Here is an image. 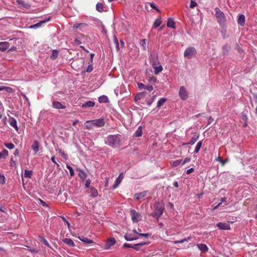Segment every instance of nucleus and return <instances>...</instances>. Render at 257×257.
<instances>
[{
    "label": "nucleus",
    "mask_w": 257,
    "mask_h": 257,
    "mask_svg": "<svg viewBox=\"0 0 257 257\" xmlns=\"http://www.w3.org/2000/svg\"><path fill=\"white\" fill-rule=\"evenodd\" d=\"M120 142L121 135L119 134L108 135L104 140V143L106 145L114 148L119 147Z\"/></svg>",
    "instance_id": "nucleus-1"
},
{
    "label": "nucleus",
    "mask_w": 257,
    "mask_h": 257,
    "mask_svg": "<svg viewBox=\"0 0 257 257\" xmlns=\"http://www.w3.org/2000/svg\"><path fill=\"white\" fill-rule=\"evenodd\" d=\"M164 210V205H161L159 203H157L155 205L154 212L152 213V216L157 219H159L163 214Z\"/></svg>",
    "instance_id": "nucleus-2"
},
{
    "label": "nucleus",
    "mask_w": 257,
    "mask_h": 257,
    "mask_svg": "<svg viewBox=\"0 0 257 257\" xmlns=\"http://www.w3.org/2000/svg\"><path fill=\"white\" fill-rule=\"evenodd\" d=\"M215 17L220 25H224L226 22V17L224 13L218 8H215Z\"/></svg>",
    "instance_id": "nucleus-3"
},
{
    "label": "nucleus",
    "mask_w": 257,
    "mask_h": 257,
    "mask_svg": "<svg viewBox=\"0 0 257 257\" xmlns=\"http://www.w3.org/2000/svg\"><path fill=\"white\" fill-rule=\"evenodd\" d=\"M196 53L197 52L194 47H189L184 51V56L188 59H191L195 56Z\"/></svg>",
    "instance_id": "nucleus-4"
},
{
    "label": "nucleus",
    "mask_w": 257,
    "mask_h": 257,
    "mask_svg": "<svg viewBox=\"0 0 257 257\" xmlns=\"http://www.w3.org/2000/svg\"><path fill=\"white\" fill-rule=\"evenodd\" d=\"M86 122L87 123H91L93 125L98 127H102L105 125L104 119L102 118L91 120H87Z\"/></svg>",
    "instance_id": "nucleus-5"
},
{
    "label": "nucleus",
    "mask_w": 257,
    "mask_h": 257,
    "mask_svg": "<svg viewBox=\"0 0 257 257\" xmlns=\"http://www.w3.org/2000/svg\"><path fill=\"white\" fill-rule=\"evenodd\" d=\"M179 95L183 100H185L188 98V92L184 86H182L180 87L179 91Z\"/></svg>",
    "instance_id": "nucleus-6"
},
{
    "label": "nucleus",
    "mask_w": 257,
    "mask_h": 257,
    "mask_svg": "<svg viewBox=\"0 0 257 257\" xmlns=\"http://www.w3.org/2000/svg\"><path fill=\"white\" fill-rule=\"evenodd\" d=\"M130 214L133 222H138L140 220L141 214L139 212H136L134 209H131Z\"/></svg>",
    "instance_id": "nucleus-7"
},
{
    "label": "nucleus",
    "mask_w": 257,
    "mask_h": 257,
    "mask_svg": "<svg viewBox=\"0 0 257 257\" xmlns=\"http://www.w3.org/2000/svg\"><path fill=\"white\" fill-rule=\"evenodd\" d=\"M114 93L116 96L119 94H123L124 93H127L126 88L124 85H121L120 86L117 87L114 89Z\"/></svg>",
    "instance_id": "nucleus-8"
},
{
    "label": "nucleus",
    "mask_w": 257,
    "mask_h": 257,
    "mask_svg": "<svg viewBox=\"0 0 257 257\" xmlns=\"http://www.w3.org/2000/svg\"><path fill=\"white\" fill-rule=\"evenodd\" d=\"M216 226L220 229L229 230L230 229V225L228 223L220 222L217 223Z\"/></svg>",
    "instance_id": "nucleus-9"
},
{
    "label": "nucleus",
    "mask_w": 257,
    "mask_h": 257,
    "mask_svg": "<svg viewBox=\"0 0 257 257\" xmlns=\"http://www.w3.org/2000/svg\"><path fill=\"white\" fill-rule=\"evenodd\" d=\"M51 19V17H48L47 19H46L45 20H43V21H41L40 22L33 25H32L30 27V29H37V28H38L42 26V25L44 24V23H46V22L49 21Z\"/></svg>",
    "instance_id": "nucleus-10"
},
{
    "label": "nucleus",
    "mask_w": 257,
    "mask_h": 257,
    "mask_svg": "<svg viewBox=\"0 0 257 257\" xmlns=\"http://www.w3.org/2000/svg\"><path fill=\"white\" fill-rule=\"evenodd\" d=\"M8 121L10 124L13 127L16 131L19 130L16 119L12 116H9Z\"/></svg>",
    "instance_id": "nucleus-11"
},
{
    "label": "nucleus",
    "mask_w": 257,
    "mask_h": 257,
    "mask_svg": "<svg viewBox=\"0 0 257 257\" xmlns=\"http://www.w3.org/2000/svg\"><path fill=\"white\" fill-rule=\"evenodd\" d=\"M124 238L127 241H133L139 239V237L137 235H134L131 233H125Z\"/></svg>",
    "instance_id": "nucleus-12"
},
{
    "label": "nucleus",
    "mask_w": 257,
    "mask_h": 257,
    "mask_svg": "<svg viewBox=\"0 0 257 257\" xmlns=\"http://www.w3.org/2000/svg\"><path fill=\"white\" fill-rule=\"evenodd\" d=\"M115 242L116 240L114 238L111 237L109 238L105 243V248L109 249L110 247V246L113 245L115 243Z\"/></svg>",
    "instance_id": "nucleus-13"
},
{
    "label": "nucleus",
    "mask_w": 257,
    "mask_h": 257,
    "mask_svg": "<svg viewBox=\"0 0 257 257\" xmlns=\"http://www.w3.org/2000/svg\"><path fill=\"white\" fill-rule=\"evenodd\" d=\"M150 63H151L152 67L160 64L157 57L155 55L153 56L152 55H151Z\"/></svg>",
    "instance_id": "nucleus-14"
},
{
    "label": "nucleus",
    "mask_w": 257,
    "mask_h": 257,
    "mask_svg": "<svg viewBox=\"0 0 257 257\" xmlns=\"http://www.w3.org/2000/svg\"><path fill=\"white\" fill-rule=\"evenodd\" d=\"M52 106L54 108L56 109H64L66 106L63 105L61 102L57 101H53L52 103Z\"/></svg>",
    "instance_id": "nucleus-15"
},
{
    "label": "nucleus",
    "mask_w": 257,
    "mask_h": 257,
    "mask_svg": "<svg viewBox=\"0 0 257 257\" xmlns=\"http://www.w3.org/2000/svg\"><path fill=\"white\" fill-rule=\"evenodd\" d=\"M147 191H143L140 193H136L134 195V198L137 200H139L145 197L147 195Z\"/></svg>",
    "instance_id": "nucleus-16"
},
{
    "label": "nucleus",
    "mask_w": 257,
    "mask_h": 257,
    "mask_svg": "<svg viewBox=\"0 0 257 257\" xmlns=\"http://www.w3.org/2000/svg\"><path fill=\"white\" fill-rule=\"evenodd\" d=\"M147 92L146 91H143L142 92H140L138 93L135 97L134 100L136 102L138 101L143 98L145 97Z\"/></svg>",
    "instance_id": "nucleus-17"
},
{
    "label": "nucleus",
    "mask_w": 257,
    "mask_h": 257,
    "mask_svg": "<svg viewBox=\"0 0 257 257\" xmlns=\"http://www.w3.org/2000/svg\"><path fill=\"white\" fill-rule=\"evenodd\" d=\"M123 178V173H121L118 177L115 179V183L113 185L114 189L116 188L118 185L120 183L121 180Z\"/></svg>",
    "instance_id": "nucleus-18"
},
{
    "label": "nucleus",
    "mask_w": 257,
    "mask_h": 257,
    "mask_svg": "<svg viewBox=\"0 0 257 257\" xmlns=\"http://www.w3.org/2000/svg\"><path fill=\"white\" fill-rule=\"evenodd\" d=\"M199 134H196V133L194 135H193V136L191 138V140L190 141V142L189 143H187L186 144L187 145H192L194 144L195 143V142L199 139Z\"/></svg>",
    "instance_id": "nucleus-19"
},
{
    "label": "nucleus",
    "mask_w": 257,
    "mask_h": 257,
    "mask_svg": "<svg viewBox=\"0 0 257 257\" xmlns=\"http://www.w3.org/2000/svg\"><path fill=\"white\" fill-rule=\"evenodd\" d=\"M238 24L241 26H243L245 24V16L243 15H239L237 19Z\"/></svg>",
    "instance_id": "nucleus-20"
},
{
    "label": "nucleus",
    "mask_w": 257,
    "mask_h": 257,
    "mask_svg": "<svg viewBox=\"0 0 257 257\" xmlns=\"http://www.w3.org/2000/svg\"><path fill=\"white\" fill-rule=\"evenodd\" d=\"M198 248L201 251L206 252L208 251V247L207 246L203 243H200L197 244Z\"/></svg>",
    "instance_id": "nucleus-21"
},
{
    "label": "nucleus",
    "mask_w": 257,
    "mask_h": 257,
    "mask_svg": "<svg viewBox=\"0 0 257 257\" xmlns=\"http://www.w3.org/2000/svg\"><path fill=\"white\" fill-rule=\"evenodd\" d=\"M9 47V44L7 42H0V50L4 52L7 50Z\"/></svg>",
    "instance_id": "nucleus-22"
},
{
    "label": "nucleus",
    "mask_w": 257,
    "mask_h": 257,
    "mask_svg": "<svg viewBox=\"0 0 257 257\" xmlns=\"http://www.w3.org/2000/svg\"><path fill=\"white\" fill-rule=\"evenodd\" d=\"M94 105L95 102L94 101L89 100L82 104L81 107L83 108L92 107L94 106Z\"/></svg>",
    "instance_id": "nucleus-23"
},
{
    "label": "nucleus",
    "mask_w": 257,
    "mask_h": 257,
    "mask_svg": "<svg viewBox=\"0 0 257 257\" xmlns=\"http://www.w3.org/2000/svg\"><path fill=\"white\" fill-rule=\"evenodd\" d=\"M62 241L69 246L74 247L75 246L74 242L70 238H65L62 239Z\"/></svg>",
    "instance_id": "nucleus-24"
},
{
    "label": "nucleus",
    "mask_w": 257,
    "mask_h": 257,
    "mask_svg": "<svg viewBox=\"0 0 257 257\" xmlns=\"http://www.w3.org/2000/svg\"><path fill=\"white\" fill-rule=\"evenodd\" d=\"M78 238L82 241V242L86 243V244H90L93 242L92 240L88 239L87 237H85L84 236H79Z\"/></svg>",
    "instance_id": "nucleus-25"
},
{
    "label": "nucleus",
    "mask_w": 257,
    "mask_h": 257,
    "mask_svg": "<svg viewBox=\"0 0 257 257\" xmlns=\"http://www.w3.org/2000/svg\"><path fill=\"white\" fill-rule=\"evenodd\" d=\"M32 150L37 153L39 151V144L38 141H34L32 145Z\"/></svg>",
    "instance_id": "nucleus-26"
},
{
    "label": "nucleus",
    "mask_w": 257,
    "mask_h": 257,
    "mask_svg": "<svg viewBox=\"0 0 257 257\" xmlns=\"http://www.w3.org/2000/svg\"><path fill=\"white\" fill-rule=\"evenodd\" d=\"M153 67L154 69V73L156 75L159 74L163 70V67L160 64Z\"/></svg>",
    "instance_id": "nucleus-27"
},
{
    "label": "nucleus",
    "mask_w": 257,
    "mask_h": 257,
    "mask_svg": "<svg viewBox=\"0 0 257 257\" xmlns=\"http://www.w3.org/2000/svg\"><path fill=\"white\" fill-rule=\"evenodd\" d=\"M167 26L169 28L175 29V24L174 20L171 18H169L167 21Z\"/></svg>",
    "instance_id": "nucleus-28"
},
{
    "label": "nucleus",
    "mask_w": 257,
    "mask_h": 257,
    "mask_svg": "<svg viewBox=\"0 0 257 257\" xmlns=\"http://www.w3.org/2000/svg\"><path fill=\"white\" fill-rule=\"evenodd\" d=\"M142 135V127L141 126H139L136 131L135 132L133 136L135 137H140Z\"/></svg>",
    "instance_id": "nucleus-29"
},
{
    "label": "nucleus",
    "mask_w": 257,
    "mask_h": 257,
    "mask_svg": "<svg viewBox=\"0 0 257 257\" xmlns=\"http://www.w3.org/2000/svg\"><path fill=\"white\" fill-rule=\"evenodd\" d=\"M86 26H87V25L85 23H77V24H74L73 28L74 29H82L85 28Z\"/></svg>",
    "instance_id": "nucleus-30"
},
{
    "label": "nucleus",
    "mask_w": 257,
    "mask_h": 257,
    "mask_svg": "<svg viewBox=\"0 0 257 257\" xmlns=\"http://www.w3.org/2000/svg\"><path fill=\"white\" fill-rule=\"evenodd\" d=\"M161 24H162L161 18V17H159L154 22V23L153 24V27L154 28H157L159 27L161 25Z\"/></svg>",
    "instance_id": "nucleus-31"
},
{
    "label": "nucleus",
    "mask_w": 257,
    "mask_h": 257,
    "mask_svg": "<svg viewBox=\"0 0 257 257\" xmlns=\"http://www.w3.org/2000/svg\"><path fill=\"white\" fill-rule=\"evenodd\" d=\"M98 101L100 103H106L109 101L107 96L102 95L98 98Z\"/></svg>",
    "instance_id": "nucleus-32"
},
{
    "label": "nucleus",
    "mask_w": 257,
    "mask_h": 257,
    "mask_svg": "<svg viewBox=\"0 0 257 257\" xmlns=\"http://www.w3.org/2000/svg\"><path fill=\"white\" fill-rule=\"evenodd\" d=\"M96 10L100 13L103 12L104 11V7L103 4L98 3L96 5Z\"/></svg>",
    "instance_id": "nucleus-33"
},
{
    "label": "nucleus",
    "mask_w": 257,
    "mask_h": 257,
    "mask_svg": "<svg viewBox=\"0 0 257 257\" xmlns=\"http://www.w3.org/2000/svg\"><path fill=\"white\" fill-rule=\"evenodd\" d=\"M78 171H79L78 173V176L79 177L83 180L86 179V174L85 173L84 171H83L82 170L78 169Z\"/></svg>",
    "instance_id": "nucleus-34"
},
{
    "label": "nucleus",
    "mask_w": 257,
    "mask_h": 257,
    "mask_svg": "<svg viewBox=\"0 0 257 257\" xmlns=\"http://www.w3.org/2000/svg\"><path fill=\"white\" fill-rule=\"evenodd\" d=\"M146 244V242H142L139 243L135 244L133 245V246H132V248L136 250H139V247H141Z\"/></svg>",
    "instance_id": "nucleus-35"
},
{
    "label": "nucleus",
    "mask_w": 257,
    "mask_h": 257,
    "mask_svg": "<svg viewBox=\"0 0 257 257\" xmlns=\"http://www.w3.org/2000/svg\"><path fill=\"white\" fill-rule=\"evenodd\" d=\"M202 145V141H200L198 142L196 146L195 149L194 150V153L197 154L199 152L200 148H201Z\"/></svg>",
    "instance_id": "nucleus-36"
},
{
    "label": "nucleus",
    "mask_w": 257,
    "mask_h": 257,
    "mask_svg": "<svg viewBox=\"0 0 257 257\" xmlns=\"http://www.w3.org/2000/svg\"><path fill=\"white\" fill-rule=\"evenodd\" d=\"M247 110L246 109H245L244 110H243L241 114V117L242 118V119L244 121H246V122H247Z\"/></svg>",
    "instance_id": "nucleus-37"
},
{
    "label": "nucleus",
    "mask_w": 257,
    "mask_h": 257,
    "mask_svg": "<svg viewBox=\"0 0 257 257\" xmlns=\"http://www.w3.org/2000/svg\"><path fill=\"white\" fill-rule=\"evenodd\" d=\"M9 155L8 151L4 149L2 152H0V159L2 158H6Z\"/></svg>",
    "instance_id": "nucleus-38"
},
{
    "label": "nucleus",
    "mask_w": 257,
    "mask_h": 257,
    "mask_svg": "<svg viewBox=\"0 0 257 257\" xmlns=\"http://www.w3.org/2000/svg\"><path fill=\"white\" fill-rule=\"evenodd\" d=\"M90 191H91V196L93 197H97L98 195L97 190L95 188H94L93 187H90Z\"/></svg>",
    "instance_id": "nucleus-39"
},
{
    "label": "nucleus",
    "mask_w": 257,
    "mask_h": 257,
    "mask_svg": "<svg viewBox=\"0 0 257 257\" xmlns=\"http://www.w3.org/2000/svg\"><path fill=\"white\" fill-rule=\"evenodd\" d=\"M167 99L165 98H161L157 103V107L160 108L161 107L166 101Z\"/></svg>",
    "instance_id": "nucleus-40"
},
{
    "label": "nucleus",
    "mask_w": 257,
    "mask_h": 257,
    "mask_svg": "<svg viewBox=\"0 0 257 257\" xmlns=\"http://www.w3.org/2000/svg\"><path fill=\"white\" fill-rule=\"evenodd\" d=\"M58 56V51L57 50H54L52 51L51 58L53 60H55Z\"/></svg>",
    "instance_id": "nucleus-41"
},
{
    "label": "nucleus",
    "mask_w": 257,
    "mask_h": 257,
    "mask_svg": "<svg viewBox=\"0 0 257 257\" xmlns=\"http://www.w3.org/2000/svg\"><path fill=\"white\" fill-rule=\"evenodd\" d=\"M32 175V171L31 170H27L25 171L24 176L26 178H30Z\"/></svg>",
    "instance_id": "nucleus-42"
},
{
    "label": "nucleus",
    "mask_w": 257,
    "mask_h": 257,
    "mask_svg": "<svg viewBox=\"0 0 257 257\" xmlns=\"http://www.w3.org/2000/svg\"><path fill=\"white\" fill-rule=\"evenodd\" d=\"M5 146L8 149L12 150L14 149L15 145L13 143H5Z\"/></svg>",
    "instance_id": "nucleus-43"
},
{
    "label": "nucleus",
    "mask_w": 257,
    "mask_h": 257,
    "mask_svg": "<svg viewBox=\"0 0 257 257\" xmlns=\"http://www.w3.org/2000/svg\"><path fill=\"white\" fill-rule=\"evenodd\" d=\"M66 168L69 171L70 177H73L74 175V172L73 171V168L69 165H66Z\"/></svg>",
    "instance_id": "nucleus-44"
},
{
    "label": "nucleus",
    "mask_w": 257,
    "mask_h": 257,
    "mask_svg": "<svg viewBox=\"0 0 257 257\" xmlns=\"http://www.w3.org/2000/svg\"><path fill=\"white\" fill-rule=\"evenodd\" d=\"M156 97V95H153L151 98L147 101V104L148 106H151L152 103L154 102Z\"/></svg>",
    "instance_id": "nucleus-45"
},
{
    "label": "nucleus",
    "mask_w": 257,
    "mask_h": 257,
    "mask_svg": "<svg viewBox=\"0 0 257 257\" xmlns=\"http://www.w3.org/2000/svg\"><path fill=\"white\" fill-rule=\"evenodd\" d=\"M182 160H177L174 161L172 163V166L174 167H177L181 163L182 164Z\"/></svg>",
    "instance_id": "nucleus-46"
},
{
    "label": "nucleus",
    "mask_w": 257,
    "mask_h": 257,
    "mask_svg": "<svg viewBox=\"0 0 257 257\" xmlns=\"http://www.w3.org/2000/svg\"><path fill=\"white\" fill-rule=\"evenodd\" d=\"M156 81H157V79L154 76H152V77L149 78V79H148V82L150 84L155 83L156 82Z\"/></svg>",
    "instance_id": "nucleus-47"
},
{
    "label": "nucleus",
    "mask_w": 257,
    "mask_h": 257,
    "mask_svg": "<svg viewBox=\"0 0 257 257\" xmlns=\"http://www.w3.org/2000/svg\"><path fill=\"white\" fill-rule=\"evenodd\" d=\"M6 178L4 175H2L0 174V184L2 185H4L6 183Z\"/></svg>",
    "instance_id": "nucleus-48"
},
{
    "label": "nucleus",
    "mask_w": 257,
    "mask_h": 257,
    "mask_svg": "<svg viewBox=\"0 0 257 257\" xmlns=\"http://www.w3.org/2000/svg\"><path fill=\"white\" fill-rule=\"evenodd\" d=\"M197 6V4L195 1H194V0L191 1L190 4L189 6L190 8L193 9Z\"/></svg>",
    "instance_id": "nucleus-49"
},
{
    "label": "nucleus",
    "mask_w": 257,
    "mask_h": 257,
    "mask_svg": "<svg viewBox=\"0 0 257 257\" xmlns=\"http://www.w3.org/2000/svg\"><path fill=\"white\" fill-rule=\"evenodd\" d=\"M154 89L152 85H145V89L148 90L149 92H151Z\"/></svg>",
    "instance_id": "nucleus-50"
},
{
    "label": "nucleus",
    "mask_w": 257,
    "mask_h": 257,
    "mask_svg": "<svg viewBox=\"0 0 257 257\" xmlns=\"http://www.w3.org/2000/svg\"><path fill=\"white\" fill-rule=\"evenodd\" d=\"M150 6L152 9L155 10L158 12L160 13V11L159 10V9H158V8L156 6L154 3H151Z\"/></svg>",
    "instance_id": "nucleus-51"
},
{
    "label": "nucleus",
    "mask_w": 257,
    "mask_h": 257,
    "mask_svg": "<svg viewBox=\"0 0 257 257\" xmlns=\"http://www.w3.org/2000/svg\"><path fill=\"white\" fill-rule=\"evenodd\" d=\"M4 90H5L6 92L9 93H11L13 92V89L10 87L4 86Z\"/></svg>",
    "instance_id": "nucleus-52"
},
{
    "label": "nucleus",
    "mask_w": 257,
    "mask_h": 257,
    "mask_svg": "<svg viewBox=\"0 0 257 257\" xmlns=\"http://www.w3.org/2000/svg\"><path fill=\"white\" fill-rule=\"evenodd\" d=\"M93 65L92 64H90L88 66L86 71L87 72H91L93 70Z\"/></svg>",
    "instance_id": "nucleus-53"
},
{
    "label": "nucleus",
    "mask_w": 257,
    "mask_h": 257,
    "mask_svg": "<svg viewBox=\"0 0 257 257\" xmlns=\"http://www.w3.org/2000/svg\"><path fill=\"white\" fill-rule=\"evenodd\" d=\"M90 183H91V180L89 179H87L86 180L85 183V187L86 188H89L90 187Z\"/></svg>",
    "instance_id": "nucleus-54"
},
{
    "label": "nucleus",
    "mask_w": 257,
    "mask_h": 257,
    "mask_svg": "<svg viewBox=\"0 0 257 257\" xmlns=\"http://www.w3.org/2000/svg\"><path fill=\"white\" fill-rule=\"evenodd\" d=\"M190 161V159L189 158H186L184 160L182 161V165H184L186 163Z\"/></svg>",
    "instance_id": "nucleus-55"
},
{
    "label": "nucleus",
    "mask_w": 257,
    "mask_h": 257,
    "mask_svg": "<svg viewBox=\"0 0 257 257\" xmlns=\"http://www.w3.org/2000/svg\"><path fill=\"white\" fill-rule=\"evenodd\" d=\"M217 160L219 161L223 165H224L227 161L226 160H222L220 157H218L217 159Z\"/></svg>",
    "instance_id": "nucleus-56"
},
{
    "label": "nucleus",
    "mask_w": 257,
    "mask_h": 257,
    "mask_svg": "<svg viewBox=\"0 0 257 257\" xmlns=\"http://www.w3.org/2000/svg\"><path fill=\"white\" fill-rule=\"evenodd\" d=\"M138 87L141 89H145V85L142 83H138Z\"/></svg>",
    "instance_id": "nucleus-57"
},
{
    "label": "nucleus",
    "mask_w": 257,
    "mask_h": 257,
    "mask_svg": "<svg viewBox=\"0 0 257 257\" xmlns=\"http://www.w3.org/2000/svg\"><path fill=\"white\" fill-rule=\"evenodd\" d=\"M132 246H133V245H132L131 244H129V243H125L123 245V247L125 248H132Z\"/></svg>",
    "instance_id": "nucleus-58"
},
{
    "label": "nucleus",
    "mask_w": 257,
    "mask_h": 257,
    "mask_svg": "<svg viewBox=\"0 0 257 257\" xmlns=\"http://www.w3.org/2000/svg\"><path fill=\"white\" fill-rule=\"evenodd\" d=\"M138 235L139 236L145 237L146 238H148L149 236V233H139Z\"/></svg>",
    "instance_id": "nucleus-59"
},
{
    "label": "nucleus",
    "mask_w": 257,
    "mask_h": 257,
    "mask_svg": "<svg viewBox=\"0 0 257 257\" xmlns=\"http://www.w3.org/2000/svg\"><path fill=\"white\" fill-rule=\"evenodd\" d=\"M194 168H190V169H188L186 171V173H187V174H190L191 173H192L193 172H194Z\"/></svg>",
    "instance_id": "nucleus-60"
},
{
    "label": "nucleus",
    "mask_w": 257,
    "mask_h": 257,
    "mask_svg": "<svg viewBox=\"0 0 257 257\" xmlns=\"http://www.w3.org/2000/svg\"><path fill=\"white\" fill-rule=\"evenodd\" d=\"M51 161L53 162V163H54L57 165V167H59L60 166L59 164L57 163V162H56L55 157H52L51 158Z\"/></svg>",
    "instance_id": "nucleus-61"
},
{
    "label": "nucleus",
    "mask_w": 257,
    "mask_h": 257,
    "mask_svg": "<svg viewBox=\"0 0 257 257\" xmlns=\"http://www.w3.org/2000/svg\"><path fill=\"white\" fill-rule=\"evenodd\" d=\"M191 238H192V237L191 236H188V237L183 238L182 239H183V242H184L185 241H188L190 240L191 239Z\"/></svg>",
    "instance_id": "nucleus-62"
},
{
    "label": "nucleus",
    "mask_w": 257,
    "mask_h": 257,
    "mask_svg": "<svg viewBox=\"0 0 257 257\" xmlns=\"http://www.w3.org/2000/svg\"><path fill=\"white\" fill-rule=\"evenodd\" d=\"M81 43V42L80 40H78L77 39H75V40H74V44L75 45H78L80 44Z\"/></svg>",
    "instance_id": "nucleus-63"
},
{
    "label": "nucleus",
    "mask_w": 257,
    "mask_h": 257,
    "mask_svg": "<svg viewBox=\"0 0 257 257\" xmlns=\"http://www.w3.org/2000/svg\"><path fill=\"white\" fill-rule=\"evenodd\" d=\"M43 241L44 242V243L47 246H50V244L49 243V242H48V241L45 239V238H43Z\"/></svg>",
    "instance_id": "nucleus-64"
}]
</instances>
